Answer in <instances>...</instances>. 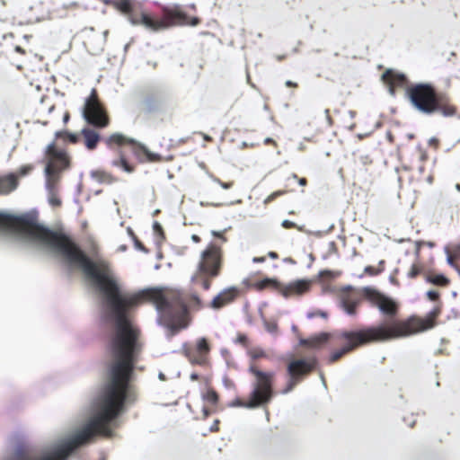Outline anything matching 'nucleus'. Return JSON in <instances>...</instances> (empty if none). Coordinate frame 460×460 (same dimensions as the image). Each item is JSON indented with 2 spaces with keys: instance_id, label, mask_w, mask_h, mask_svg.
I'll return each mask as SVG.
<instances>
[{
  "instance_id": "obj_12",
  "label": "nucleus",
  "mask_w": 460,
  "mask_h": 460,
  "mask_svg": "<svg viewBox=\"0 0 460 460\" xmlns=\"http://www.w3.org/2000/svg\"><path fill=\"white\" fill-rule=\"evenodd\" d=\"M47 155L49 158L45 172L61 173L64 170L69 167V157L67 154L59 150L54 144H51L47 148Z\"/></svg>"
},
{
  "instance_id": "obj_35",
  "label": "nucleus",
  "mask_w": 460,
  "mask_h": 460,
  "mask_svg": "<svg viewBox=\"0 0 460 460\" xmlns=\"http://www.w3.org/2000/svg\"><path fill=\"white\" fill-rule=\"evenodd\" d=\"M384 270V267H382L381 269H376L373 266H367L364 270L365 273H367V275H370V276H376L378 275L379 273H381Z\"/></svg>"
},
{
  "instance_id": "obj_55",
  "label": "nucleus",
  "mask_w": 460,
  "mask_h": 460,
  "mask_svg": "<svg viewBox=\"0 0 460 460\" xmlns=\"http://www.w3.org/2000/svg\"><path fill=\"white\" fill-rule=\"evenodd\" d=\"M69 119V113L66 112L64 116V121L66 122Z\"/></svg>"
},
{
  "instance_id": "obj_29",
  "label": "nucleus",
  "mask_w": 460,
  "mask_h": 460,
  "mask_svg": "<svg viewBox=\"0 0 460 460\" xmlns=\"http://www.w3.org/2000/svg\"><path fill=\"white\" fill-rule=\"evenodd\" d=\"M49 193V202L52 207H60L62 201L58 197V190H50Z\"/></svg>"
},
{
  "instance_id": "obj_7",
  "label": "nucleus",
  "mask_w": 460,
  "mask_h": 460,
  "mask_svg": "<svg viewBox=\"0 0 460 460\" xmlns=\"http://www.w3.org/2000/svg\"><path fill=\"white\" fill-rule=\"evenodd\" d=\"M248 372L253 377L250 405L261 406L269 403L274 395L275 372L263 371L254 362L250 363Z\"/></svg>"
},
{
  "instance_id": "obj_48",
  "label": "nucleus",
  "mask_w": 460,
  "mask_h": 460,
  "mask_svg": "<svg viewBox=\"0 0 460 460\" xmlns=\"http://www.w3.org/2000/svg\"><path fill=\"white\" fill-rule=\"evenodd\" d=\"M252 261L257 263L263 262L265 261V257H254Z\"/></svg>"
},
{
  "instance_id": "obj_64",
  "label": "nucleus",
  "mask_w": 460,
  "mask_h": 460,
  "mask_svg": "<svg viewBox=\"0 0 460 460\" xmlns=\"http://www.w3.org/2000/svg\"><path fill=\"white\" fill-rule=\"evenodd\" d=\"M457 272L460 275V267H457Z\"/></svg>"
},
{
  "instance_id": "obj_56",
  "label": "nucleus",
  "mask_w": 460,
  "mask_h": 460,
  "mask_svg": "<svg viewBox=\"0 0 460 460\" xmlns=\"http://www.w3.org/2000/svg\"><path fill=\"white\" fill-rule=\"evenodd\" d=\"M136 244L139 249H144L143 245L138 241L136 242Z\"/></svg>"
},
{
  "instance_id": "obj_15",
  "label": "nucleus",
  "mask_w": 460,
  "mask_h": 460,
  "mask_svg": "<svg viewBox=\"0 0 460 460\" xmlns=\"http://www.w3.org/2000/svg\"><path fill=\"white\" fill-rule=\"evenodd\" d=\"M312 283V280L297 279L282 287L280 293L285 297L302 296L310 290Z\"/></svg>"
},
{
  "instance_id": "obj_18",
  "label": "nucleus",
  "mask_w": 460,
  "mask_h": 460,
  "mask_svg": "<svg viewBox=\"0 0 460 460\" xmlns=\"http://www.w3.org/2000/svg\"><path fill=\"white\" fill-rule=\"evenodd\" d=\"M362 298L356 293L349 292L341 296V305L348 314L355 315L357 308L360 305Z\"/></svg>"
},
{
  "instance_id": "obj_61",
  "label": "nucleus",
  "mask_w": 460,
  "mask_h": 460,
  "mask_svg": "<svg viewBox=\"0 0 460 460\" xmlns=\"http://www.w3.org/2000/svg\"><path fill=\"white\" fill-rule=\"evenodd\" d=\"M177 253H179V254H184V252H183V251H181V250L177 249Z\"/></svg>"
},
{
  "instance_id": "obj_11",
  "label": "nucleus",
  "mask_w": 460,
  "mask_h": 460,
  "mask_svg": "<svg viewBox=\"0 0 460 460\" xmlns=\"http://www.w3.org/2000/svg\"><path fill=\"white\" fill-rule=\"evenodd\" d=\"M362 292L364 297L373 305L377 306L385 314L389 316L396 314L398 309L397 305L390 297L385 296L372 288H364Z\"/></svg>"
},
{
  "instance_id": "obj_43",
  "label": "nucleus",
  "mask_w": 460,
  "mask_h": 460,
  "mask_svg": "<svg viewBox=\"0 0 460 460\" xmlns=\"http://www.w3.org/2000/svg\"><path fill=\"white\" fill-rule=\"evenodd\" d=\"M285 85L287 87H292V88H297L298 87V84L296 83L291 81V80L286 81Z\"/></svg>"
},
{
  "instance_id": "obj_25",
  "label": "nucleus",
  "mask_w": 460,
  "mask_h": 460,
  "mask_svg": "<svg viewBox=\"0 0 460 460\" xmlns=\"http://www.w3.org/2000/svg\"><path fill=\"white\" fill-rule=\"evenodd\" d=\"M202 398L211 405H217L219 401L218 394L213 388H208V391L202 394Z\"/></svg>"
},
{
  "instance_id": "obj_21",
  "label": "nucleus",
  "mask_w": 460,
  "mask_h": 460,
  "mask_svg": "<svg viewBox=\"0 0 460 460\" xmlns=\"http://www.w3.org/2000/svg\"><path fill=\"white\" fill-rule=\"evenodd\" d=\"M92 175L100 183L111 184L118 181L112 173L102 170L94 171Z\"/></svg>"
},
{
  "instance_id": "obj_40",
  "label": "nucleus",
  "mask_w": 460,
  "mask_h": 460,
  "mask_svg": "<svg viewBox=\"0 0 460 460\" xmlns=\"http://www.w3.org/2000/svg\"><path fill=\"white\" fill-rule=\"evenodd\" d=\"M216 181H217V182L218 184H220L224 189H226V190H228V189L232 188V187H233V185H234V181L223 182V181H220L219 179H217Z\"/></svg>"
},
{
  "instance_id": "obj_1",
  "label": "nucleus",
  "mask_w": 460,
  "mask_h": 460,
  "mask_svg": "<svg viewBox=\"0 0 460 460\" xmlns=\"http://www.w3.org/2000/svg\"><path fill=\"white\" fill-rule=\"evenodd\" d=\"M440 314L441 307L437 305L424 318L411 316L405 321H389L378 325L338 332L333 336L337 342L344 344L330 354L328 361L333 364L345 355L368 344L384 342L431 329L436 325V320Z\"/></svg>"
},
{
  "instance_id": "obj_32",
  "label": "nucleus",
  "mask_w": 460,
  "mask_h": 460,
  "mask_svg": "<svg viewBox=\"0 0 460 460\" xmlns=\"http://www.w3.org/2000/svg\"><path fill=\"white\" fill-rule=\"evenodd\" d=\"M422 270L423 269L421 265H420L419 263H414L411 265L408 272V277L411 279H414L421 273Z\"/></svg>"
},
{
  "instance_id": "obj_31",
  "label": "nucleus",
  "mask_w": 460,
  "mask_h": 460,
  "mask_svg": "<svg viewBox=\"0 0 460 460\" xmlns=\"http://www.w3.org/2000/svg\"><path fill=\"white\" fill-rule=\"evenodd\" d=\"M234 342L240 344L243 348H248L250 345L249 338L244 333H237Z\"/></svg>"
},
{
  "instance_id": "obj_59",
  "label": "nucleus",
  "mask_w": 460,
  "mask_h": 460,
  "mask_svg": "<svg viewBox=\"0 0 460 460\" xmlns=\"http://www.w3.org/2000/svg\"><path fill=\"white\" fill-rule=\"evenodd\" d=\"M204 414H205V417L208 416V411L207 409H204Z\"/></svg>"
},
{
  "instance_id": "obj_41",
  "label": "nucleus",
  "mask_w": 460,
  "mask_h": 460,
  "mask_svg": "<svg viewBox=\"0 0 460 460\" xmlns=\"http://www.w3.org/2000/svg\"><path fill=\"white\" fill-rule=\"evenodd\" d=\"M154 230H155V232L157 234H159V235H161V236H163V235H164L163 227H162V226H161L157 222H155V223L154 224Z\"/></svg>"
},
{
  "instance_id": "obj_22",
  "label": "nucleus",
  "mask_w": 460,
  "mask_h": 460,
  "mask_svg": "<svg viewBox=\"0 0 460 460\" xmlns=\"http://www.w3.org/2000/svg\"><path fill=\"white\" fill-rule=\"evenodd\" d=\"M447 262L451 266L455 267L457 270L458 265H456V261L460 259V243L454 245L451 250L447 252Z\"/></svg>"
},
{
  "instance_id": "obj_44",
  "label": "nucleus",
  "mask_w": 460,
  "mask_h": 460,
  "mask_svg": "<svg viewBox=\"0 0 460 460\" xmlns=\"http://www.w3.org/2000/svg\"><path fill=\"white\" fill-rule=\"evenodd\" d=\"M331 276H332V272L330 270H322L319 272L320 278L331 277Z\"/></svg>"
},
{
  "instance_id": "obj_2",
  "label": "nucleus",
  "mask_w": 460,
  "mask_h": 460,
  "mask_svg": "<svg viewBox=\"0 0 460 460\" xmlns=\"http://www.w3.org/2000/svg\"><path fill=\"white\" fill-rule=\"evenodd\" d=\"M405 96L417 111L424 114L438 113L443 117H454L458 111L450 95L438 92L431 84L419 83L409 85L405 89Z\"/></svg>"
},
{
  "instance_id": "obj_9",
  "label": "nucleus",
  "mask_w": 460,
  "mask_h": 460,
  "mask_svg": "<svg viewBox=\"0 0 460 460\" xmlns=\"http://www.w3.org/2000/svg\"><path fill=\"white\" fill-rule=\"evenodd\" d=\"M318 360L315 356L290 359L287 365L288 381L283 393L292 391L295 386L302 382L316 368Z\"/></svg>"
},
{
  "instance_id": "obj_60",
  "label": "nucleus",
  "mask_w": 460,
  "mask_h": 460,
  "mask_svg": "<svg viewBox=\"0 0 460 460\" xmlns=\"http://www.w3.org/2000/svg\"><path fill=\"white\" fill-rule=\"evenodd\" d=\"M16 50H17L18 52H22V53H23V50H22L20 47H17V48H16Z\"/></svg>"
},
{
  "instance_id": "obj_27",
  "label": "nucleus",
  "mask_w": 460,
  "mask_h": 460,
  "mask_svg": "<svg viewBox=\"0 0 460 460\" xmlns=\"http://www.w3.org/2000/svg\"><path fill=\"white\" fill-rule=\"evenodd\" d=\"M278 282L272 279H264L255 284V288L258 290H262L268 288H277Z\"/></svg>"
},
{
  "instance_id": "obj_53",
  "label": "nucleus",
  "mask_w": 460,
  "mask_h": 460,
  "mask_svg": "<svg viewBox=\"0 0 460 460\" xmlns=\"http://www.w3.org/2000/svg\"><path fill=\"white\" fill-rule=\"evenodd\" d=\"M190 379L191 380H198L199 379V375L196 374V373H193L190 375Z\"/></svg>"
},
{
  "instance_id": "obj_3",
  "label": "nucleus",
  "mask_w": 460,
  "mask_h": 460,
  "mask_svg": "<svg viewBox=\"0 0 460 460\" xmlns=\"http://www.w3.org/2000/svg\"><path fill=\"white\" fill-rule=\"evenodd\" d=\"M102 140L107 148L115 151L118 155V157L111 161V165L121 168L126 172L131 173L135 171V165L128 159V152H131L139 162L155 160L154 155L146 146L121 133H112Z\"/></svg>"
},
{
  "instance_id": "obj_28",
  "label": "nucleus",
  "mask_w": 460,
  "mask_h": 460,
  "mask_svg": "<svg viewBox=\"0 0 460 460\" xmlns=\"http://www.w3.org/2000/svg\"><path fill=\"white\" fill-rule=\"evenodd\" d=\"M290 190H287V189H284V190H278L276 191H273L271 194H270L264 200H263V204L264 205H269L270 203H271L272 201H274L276 199L281 197V196H284L288 193H289Z\"/></svg>"
},
{
  "instance_id": "obj_52",
  "label": "nucleus",
  "mask_w": 460,
  "mask_h": 460,
  "mask_svg": "<svg viewBox=\"0 0 460 460\" xmlns=\"http://www.w3.org/2000/svg\"><path fill=\"white\" fill-rule=\"evenodd\" d=\"M286 58H287V56H286V55H279V56H277V57H276V58H277V60H278V61H282V60H284Z\"/></svg>"
},
{
  "instance_id": "obj_37",
  "label": "nucleus",
  "mask_w": 460,
  "mask_h": 460,
  "mask_svg": "<svg viewBox=\"0 0 460 460\" xmlns=\"http://www.w3.org/2000/svg\"><path fill=\"white\" fill-rule=\"evenodd\" d=\"M427 296L429 297V299L432 301H437L439 298V293L435 290H429L427 293Z\"/></svg>"
},
{
  "instance_id": "obj_34",
  "label": "nucleus",
  "mask_w": 460,
  "mask_h": 460,
  "mask_svg": "<svg viewBox=\"0 0 460 460\" xmlns=\"http://www.w3.org/2000/svg\"><path fill=\"white\" fill-rule=\"evenodd\" d=\"M33 168H34V166L32 164L22 165L20 167V169L18 171V174H16V175L18 177L25 176V175L29 174L33 170Z\"/></svg>"
},
{
  "instance_id": "obj_23",
  "label": "nucleus",
  "mask_w": 460,
  "mask_h": 460,
  "mask_svg": "<svg viewBox=\"0 0 460 460\" xmlns=\"http://www.w3.org/2000/svg\"><path fill=\"white\" fill-rule=\"evenodd\" d=\"M46 187L48 191L58 190V181L60 180V174L55 172H46Z\"/></svg>"
},
{
  "instance_id": "obj_26",
  "label": "nucleus",
  "mask_w": 460,
  "mask_h": 460,
  "mask_svg": "<svg viewBox=\"0 0 460 460\" xmlns=\"http://www.w3.org/2000/svg\"><path fill=\"white\" fill-rule=\"evenodd\" d=\"M427 280L434 285L447 287L449 284V279L443 275L429 276Z\"/></svg>"
},
{
  "instance_id": "obj_36",
  "label": "nucleus",
  "mask_w": 460,
  "mask_h": 460,
  "mask_svg": "<svg viewBox=\"0 0 460 460\" xmlns=\"http://www.w3.org/2000/svg\"><path fill=\"white\" fill-rule=\"evenodd\" d=\"M316 316H321L323 318H327V314L325 312H323V311H315V312H312V313H308L307 314V317L308 318H314V317H316Z\"/></svg>"
},
{
  "instance_id": "obj_46",
  "label": "nucleus",
  "mask_w": 460,
  "mask_h": 460,
  "mask_svg": "<svg viewBox=\"0 0 460 460\" xmlns=\"http://www.w3.org/2000/svg\"><path fill=\"white\" fill-rule=\"evenodd\" d=\"M218 424H219V420H217L215 421V423L213 424V426L210 428V430H211L212 432L218 431V429H219V428H218Z\"/></svg>"
},
{
  "instance_id": "obj_42",
  "label": "nucleus",
  "mask_w": 460,
  "mask_h": 460,
  "mask_svg": "<svg viewBox=\"0 0 460 460\" xmlns=\"http://www.w3.org/2000/svg\"><path fill=\"white\" fill-rule=\"evenodd\" d=\"M292 178L297 179L298 183L302 186H305L307 184V180L305 178H298V176L296 173L292 174Z\"/></svg>"
},
{
  "instance_id": "obj_19",
  "label": "nucleus",
  "mask_w": 460,
  "mask_h": 460,
  "mask_svg": "<svg viewBox=\"0 0 460 460\" xmlns=\"http://www.w3.org/2000/svg\"><path fill=\"white\" fill-rule=\"evenodd\" d=\"M19 185L18 176L10 172L5 175L0 176V195H8Z\"/></svg>"
},
{
  "instance_id": "obj_58",
  "label": "nucleus",
  "mask_w": 460,
  "mask_h": 460,
  "mask_svg": "<svg viewBox=\"0 0 460 460\" xmlns=\"http://www.w3.org/2000/svg\"><path fill=\"white\" fill-rule=\"evenodd\" d=\"M190 10L192 11V13H195V12H196V8H195V5H194V4H192V5L190 6Z\"/></svg>"
},
{
  "instance_id": "obj_10",
  "label": "nucleus",
  "mask_w": 460,
  "mask_h": 460,
  "mask_svg": "<svg viewBox=\"0 0 460 460\" xmlns=\"http://www.w3.org/2000/svg\"><path fill=\"white\" fill-rule=\"evenodd\" d=\"M211 345L208 341L204 338H199L195 343L184 342L179 353L185 357L191 365L206 367L209 364V354Z\"/></svg>"
},
{
  "instance_id": "obj_20",
  "label": "nucleus",
  "mask_w": 460,
  "mask_h": 460,
  "mask_svg": "<svg viewBox=\"0 0 460 460\" xmlns=\"http://www.w3.org/2000/svg\"><path fill=\"white\" fill-rule=\"evenodd\" d=\"M332 334L328 332H322L307 339H301L299 344L306 348L320 349L330 340Z\"/></svg>"
},
{
  "instance_id": "obj_6",
  "label": "nucleus",
  "mask_w": 460,
  "mask_h": 460,
  "mask_svg": "<svg viewBox=\"0 0 460 460\" xmlns=\"http://www.w3.org/2000/svg\"><path fill=\"white\" fill-rule=\"evenodd\" d=\"M105 4L125 14L134 25L143 24L152 31H158L170 27L172 24V11L167 10L163 17H153L135 10L130 0H103Z\"/></svg>"
},
{
  "instance_id": "obj_45",
  "label": "nucleus",
  "mask_w": 460,
  "mask_h": 460,
  "mask_svg": "<svg viewBox=\"0 0 460 460\" xmlns=\"http://www.w3.org/2000/svg\"><path fill=\"white\" fill-rule=\"evenodd\" d=\"M324 113H325V116H326V119H328V121H329V124H330V125H332V117H331L330 110H329V109H326V110H325V111H324Z\"/></svg>"
},
{
  "instance_id": "obj_54",
  "label": "nucleus",
  "mask_w": 460,
  "mask_h": 460,
  "mask_svg": "<svg viewBox=\"0 0 460 460\" xmlns=\"http://www.w3.org/2000/svg\"><path fill=\"white\" fill-rule=\"evenodd\" d=\"M268 330H269L270 332L276 331V330H277V325H276V324H272L271 326H269V327H268Z\"/></svg>"
},
{
  "instance_id": "obj_14",
  "label": "nucleus",
  "mask_w": 460,
  "mask_h": 460,
  "mask_svg": "<svg viewBox=\"0 0 460 460\" xmlns=\"http://www.w3.org/2000/svg\"><path fill=\"white\" fill-rule=\"evenodd\" d=\"M240 295V289L236 287H230L219 292L209 303L208 306L214 310L232 304Z\"/></svg>"
},
{
  "instance_id": "obj_8",
  "label": "nucleus",
  "mask_w": 460,
  "mask_h": 460,
  "mask_svg": "<svg viewBox=\"0 0 460 460\" xmlns=\"http://www.w3.org/2000/svg\"><path fill=\"white\" fill-rule=\"evenodd\" d=\"M83 117L89 125L95 128H104L111 123L108 112L101 102L95 88L92 89L90 95L85 100Z\"/></svg>"
},
{
  "instance_id": "obj_39",
  "label": "nucleus",
  "mask_w": 460,
  "mask_h": 460,
  "mask_svg": "<svg viewBox=\"0 0 460 460\" xmlns=\"http://www.w3.org/2000/svg\"><path fill=\"white\" fill-rule=\"evenodd\" d=\"M281 226L284 228H286V229L296 228V223H294V222H292L290 220H284V221H282Z\"/></svg>"
},
{
  "instance_id": "obj_62",
  "label": "nucleus",
  "mask_w": 460,
  "mask_h": 460,
  "mask_svg": "<svg viewBox=\"0 0 460 460\" xmlns=\"http://www.w3.org/2000/svg\"><path fill=\"white\" fill-rule=\"evenodd\" d=\"M159 377H160L161 379H163V380L164 379V375H163V374H160V375H159Z\"/></svg>"
},
{
  "instance_id": "obj_13",
  "label": "nucleus",
  "mask_w": 460,
  "mask_h": 460,
  "mask_svg": "<svg viewBox=\"0 0 460 460\" xmlns=\"http://www.w3.org/2000/svg\"><path fill=\"white\" fill-rule=\"evenodd\" d=\"M382 80L391 95H394L397 89L404 88L408 84L407 76L394 69H386L382 75Z\"/></svg>"
},
{
  "instance_id": "obj_16",
  "label": "nucleus",
  "mask_w": 460,
  "mask_h": 460,
  "mask_svg": "<svg viewBox=\"0 0 460 460\" xmlns=\"http://www.w3.org/2000/svg\"><path fill=\"white\" fill-rule=\"evenodd\" d=\"M200 22L196 15L189 13L179 5H174V25L197 26Z\"/></svg>"
},
{
  "instance_id": "obj_57",
  "label": "nucleus",
  "mask_w": 460,
  "mask_h": 460,
  "mask_svg": "<svg viewBox=\"0 0 460 460\" xmlns=\"http://www.w3.org/2000/svg\"><path fill=\"white\" fill-rule=\"evenodd\" d=\"M1 4L3 6H6L7 5V3L5 0H0Z\"/></svg>"
},
{
  "instance_id": "obj_50",
  "label": "nucleus",
  "mask_w": 460,
  "mask_h": 460,
  "mask_svg": "<svg viewBox=\"0 0 460 460\" xmlns=\"http://www.w3.org/2000/svg\"><path fill=\"white\" fill-rule=\"evenodd\" d=\"M269 257H270L271 259H278L279 258V254L275 252H270L268 253Z\"/></svg>"
},
{
  "instance_id": "obj_4",
  "label": "nucleus",
  "mask_w": 460,
  "mask_h": 460,
  "mask_svg": "<svg viewBox=\"0 0 460 460\" xmlns=\"http://www.w3.org/2000/svg\"><path fill=\"white\" fill-rule=\"evenodd\" d=\"M224 264V252L220 245L210 243L200 252L196 272L190 282L205 291L211 288L212 280L221 273Z\"/></svg>"
},
{
  "instance_id": "obj_33",
  "label": "nucleus",
  "mask_w": 460,
  "mask_h": 460,
  "mask_svg": "<svg viewBox=\"0 0 460 460\" xmlns=\"http://www.w3.org/2000/svg\"><path fill=\"white\" fill-rule=\"evenodd\" d=\"M248 354L253 359H257V358H265L266 357L265 351L262 349H261V348L252 349L249 350Z\"/></svg>"
},
{
  "instance_id": "obj_63",
  "label": "nucleus",
  "mask_w": 460,
  "mask_h": 460,
  "mask_svg": "<svg viewBox=\"0 0 460 460\" xmlns=\"http://www.w3.org/2000/svg\"><path fill=\"white\" fill-rule=\"evenodd\" d=\"M384 263H385V261H381L379 264H380L381 266H383V265H384Z\"/></svg>"
},
{
  "instance_id": "obj_5",
  "label": "nucleus",
  "mask_w": 460,
  "mask_h": 460,
  "mask_svg": "<svg viewBox=\"0 0 460 460\" xmlns=\"http://www.w3.org/2000/svg\"><path fill=\"white\" fill-rule=\"evenodd\" d=\"M205 304L199 295L192 290H174V335L188 329L194 314L202 310Z\"/></svg>"
},
{
  "instance_id": "obj_49",
  "label": "nucleus",
  "mask_w": 460,
  "mask_h": 460,
  "mask_svg": "<svg viewBox=\"0 0 460 460\" xmlns=\"http://www.w3.org/2000/svg\"><path fill=\"white\" fill-rule=\"evenodd\" d=\"M191 239L194 243H200L201 241L200 237L197 234H192Z\"/></svg>"
},
{
  "instance_id": "obj_24",
  "label": "nucleus",
  "mask_w": 460,
  "mask_h": 460,
  "mask_svg": "<svg viewBox=\"0 0 460 460\" xmlns=\"http://www.w3.org/2000/svg\"><path fill=\"white\" fill-rule=\"evenodd\" d=\"M56 137L72 144L81 143V133L74 134L67 131H58L56 133Z\"/></svg>"
},
{
  "instance_id": "obj_17",
  "label": "nucleus",
  "mask_w": 460,
  "mask_h": 460,
  "mask_svg": "<svg viewBox=\"0 0 460 460\" xmlns=\"http://www.w3.org/2000/svg\"><path fill=\"white\" fill-rule=\"evenodd\" d=\"M101 140V135L95 128L86 127L81 130V143L87 150H95Z\"/></svg>"
},
{
  "instance_id": "obj_30",
  "label": "nucleus",
  "mask_w": 460,
  "mask_h": 460,
  "mask_svg": "<svg viewBox=\"0 0 460 460\" xmlns=\"http://www.w3.org/2000/svg\"><path fill=\"white\" fill-rule=\"evenodd\" d=\"M250 403H251V394H249L247 400H243V399L234 400L232 402V405L238 406V407H243V408H249V409H253V408L259 407V406H251Z\"/></svg>"
},
{
  "instance_id": "obj_51",
  "label": "nucleus",
  "mask_w": 460,
  "mask_h": 460,
  "mask_svg": "<svg viewBox=\"0 0 460 460\" xmlns=\"http://www.w3.org/2000/svg\"><path fill=\"white\" fill-rule=\"evenodd\" d=\"M212 234H213L214 236L222 238L224 242L226 241V238L223 236V234L218 233V232H215V231H213Z\"/></svg>"
},
{
  "instance_id": "obj_38",
  "label": "nucleus",
  "mask_w": 460,
  "mask_h": 460,
  "mask_svg": "<svg viewBox=\"0 0 460 460\" xmlns=\"http://www.w3.org/2000/svg\"><path fill=\"white\" fill-rule=\"evenodd\" d=\"M411 170V166H407V165H402L401 168H399L397 171L399 172V180L402 181V178H403V172H407Z\"/></svg>"
},
{
  "instance_id": "obj_47",
  "label": "nucleus",
  "mask_w": 460,
  "mask_h": 460,
  "mask_svg": "<svg viewBox=\"0 0 460 460\" xmlns=\"http://www.w3.org/2000/svg\"><path fill=\"white\" fill-rule=\"evenodd\" d=\"M264 143L266 145H273V146H277V143L275 140H273L272 138L270 137H267L265 140H264Z\"/></svg>"
}]
</instances>
